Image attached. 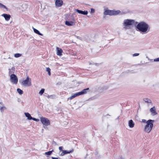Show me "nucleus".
<instances>
[{"label": "nucleus", "instance_id": "nucleus-1", "mask_svg": "<svg viewBox=\"0 0 159 159\" xmlns=\"http://www.w3.org/2000/svg\"><path fill=\"white\" fill-rule=\"evenodd\" d=\"M136 30L142 34H146L149 31V25L144 21L139 22L136 26Z\"/></svg>", "mask_w": 159, "mask_h": 159}, {"label": "nucleus", "instance_id": "nucleus-2", "mask_svg": "<svg viewBox=\"0 0 159 159\" xmlns=\"http://www.w3.org/2000/svg\"><path fill=\"white\" fill-rule=\"evenodd\" d=\"M135 21L132 19H125L123 22V28L125 30H129L132 28L134 25Z\"/></svg>", "mask_w": 159, "mask_h": 159}, {"label": "nucleus", "instance_id": "nucleus-3", "mask_svg": "<svg viewBox=\"0 0 159 159\" xmlns=\"http://www.w3.org/2000/svg\"><path fill=\"white\" fill-rule=\"evenodd\" d=\"M154 122V120H149L147 124L144 126V130L147 133H149L152 129L153 124V123Z\"/></svg>", "mask_w": 159, "mask_h": 159}, {"label": "nucleus", "instance_id": "nucleus-4", "mask_svg": "<svg viewBox=\"0 0 159 159\" xmlns=\"http://www.w3.org/2000/svg\"><path fill=\"white\" fill-rule=\"evenodd\" d=\"M120 13V10H106L104 12V14L105 15H116L119 14Z\"/></svg>", "mask_w": 159, "mask_h": 159}, {"label": "nucleus", "instance_id": "nucleus-5", "mask_svg": "<svg viewBox=\"0 0 159 159\" xmlns=\"http://www.w3.org/2000/svg\"><path fill=\"white\" fill-rule=\"evenodd\" d=\"M40 120L42 123L43 125V127L45 129L47 128V126L50 125V120L46 118L41 117L40 118Z\"/></svg>", "mask_w": 159, "mask_h": 159}, {"label": "nucleus", "instance_id": "nucleus-6", "mask_svg": "<svg viewBox=\"0 0 159 159\" xmlns=\"http://www.w3.org/2000/svg\"><path fill=\"white\" fill-rule=\"evenodd\" d=\"M21 84L25 87H29L31 85V79L27 76L25 80H23L21 82Z\"/></svg>", "mask_w": 159, "mask_h": 159}, {"label": "nucleus", "instance_id": "nucleus-7", "mask_svg": "<svg viewBox=\"0 0 159 159\" xmlns=\"http://www.w3.org/2000/svg\"><path fill=\"white\" fill-rule=\"evenodd\" d=\"M11 82L13 84H16L17 83L18 79L16 75L14 74H11L10 76Z\"/></svg>", "mask_w": 159, "mask_h": 159}, {"label": "nucleus", "instance_id": "nucleus-8", "mask_svg": "<svg viewBox=\"0 0 159 159\" xmlns=\"http://www.w3.org/2000/svg\"><path fill=\"white\" fill-rule=\"evenodd\" d=\"M63 4V2L62 0H56L55 2V5L57 7H60Z\"/></svg>", "mask_w": 159, "mask_h": 159}, {"label": "nucleus", "instance_id": "nucleus-9", "mask_svg": "<svg viewBox=\"0 0 159 159\" xmlns=\"http://www.w3.org/2000/svg\"><path fill=\"white\" fill-rule=\"evenodd\" d=\"M150 111L151 115L153 116H155L157 114L155 107L154 106L150 109Z\"/></svg>", "mask_w": 159, "mask_h": 159}, {"label": "nucleus", "instance_id": "nucleus-10", "mask_svg": "<svg viewBox=\"0 0 159 159\" xmlns=\"http://www.w3.org/2000/svg\"><path fill=\"white\" fill-rule=\"evenodd\" d=\"M1 16L3 17L5 20L7 21L9 20L11 18V15L7 14H3L1 15Z\"/></svg>", "mask_w": 159, "mask_h": 159}, {"label": "nucleus", "instance_id": "nucleus-11", "mask_svg": "<svg viewBox=\"0 0 159 159\" xmlns=\"http://www.w3.org/2000/svg\"><path fill=\"white\" fill-rule=\"evenodd\" d=\"M73 151L74 149H72L71 150H70L69 151H67L66 150H63L62 151V152L60 156H63L65 154L72 152Z\"/></svg>", "mask_w": 159, "mask_h": 159}, {"label": "nucleus", "instance_id": "nucleus-12", "mask_svg": "<svg viewBox=\"0 0 159 159\" xmlns=\"http://www.w3.org/2000/svg\"><path fill=\"white\" fill-rule=\"evenodd\" d=\"M75 11L81 14L84 15H87L88 13V12L87 11H83L78 9H76Z\"/></svg>", "mask_w": 159, "mask_h": 159}, {"label": "nucleus", "instance_id": "nucleus-13", "mask_svg": "<svg viewBox=\"0 0 159 159\" xmlns=\"http://www.w3.org/2000/svg\"><path fill=\"white\" fill-rule=\"evenodd\" d=\"M57 55L61 56L62 55V50L59 48L57 47Z\"/></svg>", "mask_w": 159, "mask_h": 159}, {"label": "nucleus", "instance_id": "nucleus-14", "mask_svg": "<svg viewBox=\"0 0 159 159\" xmlns=\"http://www.w3.org/2000/svg\"><path fill=\"white\" fill-rule=\"evenodd\" d=\"M134 122L133 120H129L128 121V125L130 128H133L134 127Z\"/></svg>", "mask_w": 159, "mask_h": 159}, {"label": "nucleus", "instance_id": "nucleus-15", "mask_svg": "<svg viewBox=\"0 0 159 159\" xmlns=\"http://www.w3.org/2000/svg\"><path fill=\"white\" fill-rule=\"evenodd\" d=\"M89 89V88L84 89L82 91L78 92V94H79V95L85 94L87 93V91Z\"/></svg>", "mask_w": 159, "mask_h": 159}, {"label": "nucleus", "instance_id": "nucleus-16", "mask_svg": "<svg viewBox=\"0 0 159 159\" xmlns=\"http://www.w3.org/2000/svg\"><path fill=\"white\" fill-rule=\"evenodd\" d=\"M0 104L2 105L0 106V111L2 113L5 110L7 109V108L3 106L2 102H0Z\"/></svg>", "mask_w": 159, "mask_h": 159}, {"label": "nucleus", "instance_id": "nucleus-17", "mask_svg": "<svg viewBox=\"0 0 159 159\" xmlns=\"http://www.w3.org/2000/svg\"><path fill=\"white\" fill-rule=\"evenodd\" d=\"M24 114L25 116L27 117V119L28 120H31L32 119V117L31 116L30 114L28 112L24 113Z\"/></svg>", "mask_w": 159, "mask_h": 159}, {"label": "nucleus", "instance_id": "nucleus-18", "mask_svg": "<svg viewBox=\"0 0 159 159\" xmlns=\"http://www.w3.org/2000/svg\"><path fill=\"white\" fill-rule=\"evenodd\" d=\"M65 24L68 26H72L74 25V23L72 21H66Z\"/></svg>", "mask_w": 159, "mask_h": 159}, {"label": "nucleus", "instance_id": "nucleus-19", "mask_svg": "<svg viewBox=\"0 0 159 159\" xmlns=\"http://www.w3.org/2000/svg\"><path fill=\"white\" fill-rule=\"evenodd\" d=\"M79 95L78 94V93H76L73 95L72 96H71L70 97H69L68 98V100H71L75 98V97H76V96H79Z\"/></svg>", "mask_w": 159, "mask_h": 159}, {"label": "nucleus", "instance_id": "nucleus-20", "mask_svg": "<svg viewBox=\"0 0 159 159\" xmlns=\"http://www.w3.org/2000/svg\"><path fill=\"white\" fill-rule=\"evenodd\" d=\"M33 30L35 33L36 34H37L40 35L41 36H43V34L39 32V31L38 30H37L36 29L34 28L33 27Z\"/></svg>", "mask_w": 159, "mask_h": 159}, {"label": "nucleus", "instance_id": "nucleus-21", "mask_svg": "<svg viewBox=\"0 0 159 159\" xmlns=\"http://www.w3.org/2000/svg\"><path fill=\"white\" fill-rule=\"evenodd\" d=\"M8 70H9V74H12L14 73L15 68L14 67H12L11 68L9 69Z\"/></svg>", "mask_w": 159, "mask_h": 159}, {"label": "nucleus", "instance_id": "nucleus-22", "mask_svg": "<svg viewBox=\"0 0 159 159\" xmlns=\"http://www.w3.org/2000/svg\"><path fill=\"white\" fill-rule=\"evenodd\" d=\"M144 102L147 103H151L152 101L148 98H145L143 99Z\"/></svg>", "mask_w": 159, "mask_h": 159}, {"label": "nucleus", "instance_id": "nucleus-23", "mask_svg": "<svg viewBox=\"0 0 159 159\" xmlns=\"http://www.w3.org/2000/svg\"><path fill=\"white\" fill-rule=\"evenodd\" d=\"M17 92L20 94V95H21L23 93V91H22V90H21V89H19V88H18L17 89Z\"/></svg>", "mask_w": 159, "mask_h": 159}, {"label": "nucleus", "instance_id": "nucleus-24", "mask_svg": "<svg viewBox=\"0 0 159 159\" xmlns=\"http://www.w3.org/2000/svg\"><path fill=\"white\" fill-rule=\"evenodd\" d=\"M22 56V54L20 53H16L14 54V56L16 58H18Z\"/></svg>", "mask_w": 159, "mask_h": 159}, {"label": "nucleus", "instance_id": "nucleus-25", "mask_svg": "<svg viewBox=\"0 0 159 159\" xmlns=\"http://www.w3.org/2000/svg\"><path fill=\"white\" fill-rule=\"evenodd\" d=\"M53 152V150L49 151L48 152H45V154L46 155H50Z\"/></svg>", "mask_w": 159, "mask_h": 159}, {"label": "nucleus", "instance_id": "nucleus-26", "mask_svg": "<svg viewBox=\"0 0 159 159\" xmlns=\"http://www.w3.org/2000/svg\"><path fill=\"white\" fill-rule=\"evenodd\" d=\"M44 89H42L39 92V94L40 95H42L44 92Z\"/></svg>", "mask_w": 159, "mask_h": 159}, {"label": "nucleus", "instance_id": "nucleus-27", "mask_svg": "<svg viewBox=\"0 0 159 159\" xmlns=\"http://www.w3.org/2000/svg\"><path fill=\"white\" fill-rule=\"evenodd\" d=\"M47 97L48 98H54L55 97V96L54 95H48L47 96Z\"/></svg>", "mask_w": 159, "mask_h": 159}, {"label": "nucleus", "instance_id": "nucleus-28", "mask_svg": "<svg viewBox=\"0 0 159 159\" xmlns=\"http://www.w3.org/2000/svg\"><path fill=\"white\" fill-rule=\"evenodd\" d=\"M0 7L1 8H5L6 9H7V7L4 5L2 4V3H0Z\"/></svg>", "mask_w": 159, "mask_h": 159}, {"label": "nucleus", "instance_id": "nucleus-29", "mask_svg": "<svg viewBox=\"0 0 159 159\" xmlns=\"http://www.w3.org/2000/svg\"><path fill=\"white\" fill-rule=\"evenodd\" d=\"M50 70L51 69L47 67L46 68V71L48 72V74L49 75H51Z\"/></svg>", "mask_w": 159, "mask_h": 159}, {"label": "nucleus", "instance_id": "nucleus-30", "mask_svg": "<svg viewBox=\"0 0 159 159\" xmlns=\"http://www.w3.org/2000/svg\"><path fill=\"white\" fill-rule=\"evenodd\" d=\"M148 121V120L147 121L145 119H142V120L141 122L146 123V124H147Z\"/></svg>", "mask_w": 159, "mask_h": 159}, {"label": "nucleus", "instance_id": "nucleus-31", "mask_svg": "<svg viewBox=\"0 0 159 159\" xmlns=\"http://www.w3.org/2000/svg\"><path fill=\"white\" fill-rule=\"evenodd\" d=\"M32 120L36 121H39V119H36L33 117H32Z\"/></svg>", "mask_w": 159, "mask_h": 159}, {"label": "nucleus", "instance_id": "nucleus-32", "mask_svg": "<svg viewBox=\"0 0 159 159\" xmlns=\"http://www.w3.org/2000/svg\"><path fill=\"white\" fill-rule=\"evenodd\" d=\"M153 61L155 62L159 61V57L154 59Z\"/></svg>", "mask_w": 159, "mask_h": 159}, {"label": "nucleus", "instance_id": "nucleus-33", "mask_svg": "<svg viewBox=\"0 0 159 159\" xmlns=\"http://www.w3.org/2000/svg\"><path fill=\"white\" fill-rule=\"evenodd\" d=\"M95 12V10L93 8H91V13H93Z\"/></svg>", "mask_w": 159, "mask_h": 159}, {"label": "nucleus", "instance_id": "nucleus-34", "mask_svg": "<svg viewBox=\"0 0 159 159\" xmlns=\"http://www.w3.org/2000/svg\"><path fill=\"white\" fill-rule=\"evenodd\" d=\"M139 53H135L133 54V57H136L138 56L139 55Z\"/></svg>", "mask_w": 159, "mask_h": 159}, {"label": "nucleus", "instance_id": "nucleus-35", "mask_svg": "<svg viewBox=\"0 0 159 159\" xmlns=\"http://www.w3.org/2000/svg\"><path fill=\"white\" fill-rule=\"evenodd\" d=\"M63 147L62 146H60V147H59V150H60V151H63Z\"/></svg>", "mask_w": 159, "mask_h": 159}, {"label": "nucleus", "instance_id": "nucleus-36", "mask_svg": "<svg viewBox=\"0 0 159 159\" xmlns=\"http://www.w3.org/2000/svg\"><path fill=\"white\" fill-rule=\"evenodd\" d=\"M52 159H61L60 158H57V157H52Z\"/></svg>", "mask_w": 159, "mask_h": 159}, {"label": "nucleus", "instance_id": "nucleus-37", "mask_svg": "<svg viewBox=\"0 0 159 159\" xmlns=\"http://www.w3.org/2000/svg\"><path fill=\"white\" fill-rule=\"evenodd\" d=\"M8 58V59H11V57H9Z\"/></svg>", "mask_w": 159, "mask_h": 159}]
</instances>
